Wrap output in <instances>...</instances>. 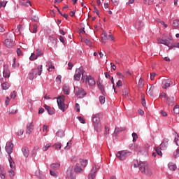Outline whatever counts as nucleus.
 I'll return each instance as SVG.
<instances>
[{
    "instance_id": "f257e3e1",
    "label": "nucleus",
    "mask_w": 179,
    "mask_h": 179,
    "mask_svg": "<svg viewBox=\"0 0 179 179\" xmlns=\"http://www.w3.org/2000/svg\"><path fill=\"white\" fill-rule=\"evenodd\" d=\"M139 170L141 171L142 174L150 177L153 176V170L150 167L149 164L146 162H140Z\"/></svg>"
},
{
    "instance_id": "f03ea898",
    "label": "nucleus",
    "mask_w": 179,
    "mask_h": 179,
    "mask_svg": "<svg viewBox=\"0 0 179 179\" xmlns=\"http://www.w3.org/2000/svg\"><path fill=\"white\" fill-rule=\"evenodd\" d=\"M43 72V65H40L36 69H33L29 74V78L30 80H33L34 79V76H36V75H38L40 76L41 75V73Z\"/></svg>"
},
{
    "instance_id": "7ed1b4c3",
    "label": "nucleus",
    "mask_w": 179,
    "mask_h": 179,
    "mask_svg": "<svg viewBox=\"0 0 179 179\" xmlns=\"http://www.w3.org/2000/svg\"><path fill=\"white\" fill-rule=\"evenodd\" d=\"M85 83L87 85H89V86H96V81H94V78H93L92 76H85L83 74V77H82V82H85Z\"/></svg>"
},
{
    "instance_id": "20e7f679",
    "label": "nucleus",
    "mask_w": 179,
    "mask_h": 179,
    "mask_svg": "<svg viewBox=\"0 0 179 179\" xmlns=\"http://www.w3.org/2000/svg\"><path fill=\"white\" fill-rule=\"evenodd\" d=\"M4 45L8 48H12L15 45V36L13 34L9 36V37L4 41Z\"/></svg>"
},
{
    "instance_id": "39448f33",
    "label": "nucleus",
    "mask_w": 179,
    "mask_h": 179,
    "mask_svg": "<svg viewBox=\"0 0 179 179\" xmlns=\"http://www.w3.org/2000/svg\"><path fill=\"white\" fill-rule=\"evenodd\" d=\"M57 103L59 110H61L64 113L65 111V96H58Z\"/></svg>"
},
{
    "instance_id": "423d86ee",
    "label": "nucleus",
    "mask_w": 179,
    "mask_h": 179,
    "mask_svg": "<svg viewBox=\"0 0 179 179\" xmlns=\"http://www.w3.org/2000/svg\"><path fill=\"white\" fill-rule=\"evenodd\" d=\"M74 92L78 99H83L86 96V92L83 88L75 87Z\"/></svg>"
},
{
    "instance_id": "0eeeda50",
    "label": "nucleus",
    "mask_w": 179,
    "mask_h": 179,
    "mask_svg": "<svg viewBox=\"0 0 179 179\" xmlns=\"http://www.w3.org/2000/svg\"><path fill=\"white\" fill-rule=\"evenodd\" d=\"M131 152L127 151V150H122L119 151L116 156L119 160H125L127 159V156H130Z\"/></svg>"
},
{
    "instance_id": "6e6552de",
    "label": "nucleus",
    "mask_w": 179,
    "mask_h": 179,
    "mask_svg": "<svg viewBox=\"0 0 179 179\" xmlns=\"http://www.w3.org/2000/svg\"><path fill=\"white\" fill-rule=\"evenodd\" d=\"M80 76H83V69L82 67H80L76 70L74 80H80Z\"/></svg>"
},
{
    "instance_id": "1a4fd4ad",
    "label": "nucleus",
    "mask_w": 179,
    "mask_h": 179,
    "mask_svg": "<svg viewBox=\"0 0 179 179\" xmlns=\"http://www.w3.org/2000/svg\"><path fill=\"white\" fill-rule=\"evenodd\" d=\"M99 166H93L92 171H90V173L88 175V179H94L96 178V173H97V171H99Z\"/></svg>"
},
{
    "instance_id": "9d476101",
    "label": "nucleus",
    "mask_w": 179,
    "mask_h": 179,
    "mask_svg": "<svg viewBox=\"0 0 179 179\" xmlns=\"http://www.w3.org/2000/svg\"><path fill=\"white\" fill-rule=\"evenodd\" d=\"M6 152L8 155H10L13 152V144L12 142L9 141L6 145Z\"/></svg>"
},
{
    "instance_id": "9b49d317",
    "label": "nucleus",
    "mask_w": 179,
    "mask_h": 179,
    "mask_svg": "<svg viewBox=\"0 0 179 179\" xmlns=\"http://www.w3.org/2000/svg\"><path fill=\"white\" fill-rule=\"evenodd\" d=\"M171 85H173V81L171 79L164 80L162 82V89H167V87H170Z\"/></svg>"
},
{
    "instance_id": "f8f14e48",
    "label": "nucleus",
    "mask_w": 179,
    "mask_h": 179,
    "mask_svg": "<svg viewBox=\"0 0 179 179\" xmlns=\"http://www.w3.org/2000/svg\"><path fill=\"white\" fill-rule=\"evenodd\" d=\"M34 129V124H33V122H31V123L27 125L26 134L27 135H30L31 132H33Z\"/></svg>"
},
{
    "instance_id": "ddd939ff",
    "label": "nucleus",
    "mask_w": 179,
    "mask_h": 179,
    "mask_svg": "<svg viewBox=\"0 0 179 179\" xmlns=\"http://www.w3.org/2000/svg\"><path fill=\"white\" fill-rule=\"evenodd\" d=\"M92 122L94 124H100V114H96L92 115Z\"/></svg>"
},
{
    "instance_id": "4468645a",
    "label": "nucleus",
    "mask_w": 179,
    "mask_h": 179,
    "mask_svg": "<svg viewBox=\"0 0 179 179\" xmlns=\"http://www.w3.org/2000/svg\"><path fill=\"white\" fill-rule=\"evenodd\" d=\"M3 76L6 79H9V77L10 76V71H9V69L6 66H4L3 69Z\"/></svg>"
},
{
    "instance_id": "2eb2a0df",
    "label": "nucleus",
    "mask_w": 179,
    "mask_h": 179,
    "mask_svg": "<svg viewBox=\"0 0 179 179\" xmlns=\"http://www.w3.org/2000/svg\"><path fill=\"white\" fill-rule=\"evenodd\" d=\"M66 174L70 178H73L75 177V173H73V167H69L67 169Z\"/></svg>"
},
{
    "instance_id": "dca6fc26",
    "label": "nucleus",
    "mask_w": 179,
    "mask_h": 179,
    "mask_svg": "<svg viewBox=\"0 0 179 179\" xmlns=\"http://www.w3.org/2000/svg\"><path fill=\"white\" fill-rule=\"evenodd\" d=\"M143 26V22H142L141 20L136 21L134 24L135 29H136V30H141Z\"/></svg>"
},
{
    "instance_id": "f3484780",
    "label": "nucleus",
    "mask_w": 179,
    "mask_h": 179,
    "mask_svg": "<svg viewBox=\"0 0 179 179\" xmlns=\"http://www.w3.org/2000/svg\"><path fill=\"white\" fill-rule=\"evenodd\" d=\"M57 38L54 37L50 36L48 38V43L52 45V47H56L57 46Z\"/></svg>"
},
{
    "instance_id": "a211bd4d",
    "label": "nucleus",
    "mask_w": 179,
    "mask_h": 179,
    "mask_svg": "<svg viewBox=\"0 0 179 179\" xmlns=\"http://www.w3.org/2000/svg\"><path fill=\"white\" fill-rule=\"evenodd\" d=\"M158 43L160 44H164V45H167V47H170V44H172L173 41L171 39H170V41H168L167 40L159 39L158 40Z\"/></svg>"
},
{
    "instance_id": "6ab92c4d",
    "label": "nucleus",
    "mask_w": 179,
    "mask_h": 179,
    "mask_svg": "<svg viewBox=\"0 0 179 179\" xmlns=\"http://www.w3.org/2000/svg\"><path fill=\"white\" fill-rule=\"evenodd\" d=\"M166 101L169 106H173L174 104V102L176 101V99H174V96H168V98L166 99Z\"/></svg>"
},
{
    "instance_id": "aec40b11",
    "label": "nucleus",
    "mask_w": 179,
    "mask_h": 179,
    "mask_svg": "<svg viewBox=\"0 0 179 179\" xmlns=\"http://www.w3.org/2000/svg\"><path fill=\"white\" fill-rule=\"evenodd\" d=\"M10 156V158L8 159V162L10 163V167L11 170H16V165L15 164V162H13V159H12V157Z\"/></svg>"
},
{
    "instance_id": "412c9836",
    "label": "nucleus",
    "mask_w": 179,
    "mask_h": 179,
    "mask_svg": "<svg viewBox=\"0 0 179 179\" xmlns=\"http://www.w3.org/2000/svg\"><path fill=\"white\" fill-rule=\"evenodd\" d=\"M169 146V140L167 138L164 139V141L160 144V148L164 149Z\"/></svg>"
},
{
    "instance_id": "4be33fe9",
    "label": "nucleus",
    "mask_w": 179,
    "mask_h": 179,
    "mask_svg": "<svg viewBox=\"0 0 179 179\" xmlns=\"http://www.w3.org/2000/svg\"><path fill=\"white\" fill-rule=\"evenodd\" d=\"M154 90H155V86L150 85V87H148V88H147V94H150V96H153Z\"/></svg>"
},
{
    "instance_id": "5701e85b",
    "label": "nucleus",
    "mask_w": 179,
    "mask_h": 179,
    "mask_svg": "<svg viewBox=\"0 0 179 179\" xmlns=\"http://www.w3.org/2000/svg\"><path fill=\"white\" fill-rule=\"evenodd\" d=\"M22 152L24 156V157H29V148L27 147H23L22 149Z\"/></svg>"
},
{
    "instance_id": "b1692460",
    "label": "nucleus",
    "mask_w": 179,
    "mask_h": 179,
    "mask_svg": "<svg viewBox=\"0 0 179 179\" xmlns=\"http://www.w3.org/2000/svg\"><path fill=\"white\" fill-rule=\"evenodd\" d=\"M168 167L170 170H171L172 171H176V170H177V165H176V164L173 163V162H170L168 164Z\"/></svg>"
},
{
    "instance_id": "393cba45",
    "label": "nucleus",
    "mask_w": 179,
    "mask_h": 179,
    "mask_svg": "<svg viewBox=\"0 0 179 179\" xmlns=\"http://www.w3.org/2000/svg\"><path fill=\"white\" fill-rule=\"evenodd\" d=\"M74 171L75 173H82L83 171V170L82 169V168L80 167V164H77L75 167H74Z\"/></svg>"
},
{
    "instance_id": "a878e982",
    "label": "nucleus",
    "mask_w": 179,
    "mask_h": 179,
    "mask_svg": "<svg viewBox=\"0 0 179 179\" xmlns=\"http://www.w3.org/2000/svg\"><path fill=\"white\" fill-rule=\"evenodd\" d=\"M61 166L60 163H55V164H52L50 165V167L52 170H58V169H59Z\"/></svg>"
},
{
    "instance_id": "bb28decb",
    "label": "nucleus",
    "mask_w": 179,
    "mask_h": 179,
    "mask_svg": "<svg viewBox=\"0 0 179 179\" xmlns=\"http://www.w3.org/2000/svg\"><path fill=\"white\" fill-rule=\"evenodd\" d=\"M94 127L96 132H101V124L100 123L94 124Z\"/></svg>"
},
{
    "instance_id": "cd10ccee",
    "label": "nucleus",
    "mask_w": 179,
    "mask_h": 179,
    "mask_svg": "<svg viewBox=\"0 0 179 179\" xmlns=\"http://www.w3.org/2000/svg\"><path fill=\"white\" fill-rule=\"evenodd\" d=\"M172 26L173 29H179V20H174Z\"/></svg>"
},
{
    "instance_id": "c85d7f7f",
    "label": "nucleus",
    "mask_w": 179,
    "mask_h": 179,
    "mask_svg": "<svg viewBox=\"0 0 179 179\" xmlns=\"http://www.w3.org/2000/svg\"><path fill=\"white\" fill-rule=\"evenodd\" d=\"M45 109L47 110L48 114H50V115H52L55 113L54 110L51 109V108H50V106L45 105L44 106Z\"/></svg>"
},
{
    "instance_id": "c756f323",
    "label": "nucleus",
    "mask_w": 179,
    "mask_h": 179,
    "mask_svg": "<svg viewBox=\"0 0 179 179\" xmlns=\"http://www.w3.org/2000/svg\"><path fill=\"white\" fill-rule=\"evenodd\" d=\"M0 178L1 179H6V172L3 169H0Z\"/></svg>"
},
{
    "instance_id": "7c9ffc66",
    "label": "nucleus",
    "mask_w": 179,
    "mask_h": 179,
    "mask_svg": "<svg viewBox=\"0 0 179 179\" xmlns=\"http://www.w3.org/2000/svg\"><path fill=\"white\" fill-rule=\"evenodd\" d=\"M36 58H38V57H41V55H43V54H44V52H43V50H40V49H36Z\"/></svg>"
},
{
    "instance_id": "2f4dec72",
    "label": "nucleus",
    "mask_w": 179,
    "mask_h": 179,
    "mask_svg": "<svg viewBox=\"0 0 179 179\" xmlns=\"http://www.w3.org/2000/svg\"><path fill=\"white\" fill-rule=\"evenodd\" d=\"M63 92L64 94H69V86L64 85L63 87Z\"/></svg>"
},
{
    "instance_id": "473e14b6",
    "label": "nucleus",
    "mask_w": 179,
    "mask_h": 179,
    "mask_svg": "<svg viewBox=\"0 0 179 179\" xmlns=\"http://www.w3.org/2000/svg\"><path fill=\"white\" fill-rule=\"evenodd\" d=\"M1 87L3 90H8V89H9V83H8V82L3 83L1 84Z\"/></svg>"
},
{
    "instance_id": "72a5a7b5",
    "label": "nucleus",
    "mask_w": 179,
    "mask_h": 179,
    "mask_svg": "<svg viewBox=\"0 0 179 179\" xmlns=\"http://www.w3.org/2000/svg\"><path fill=\"white\" fill-rule=\"evenodd\" d=\"M101 38L102 43H103V44H106V41L107 40V34L105 31H103V33L102 34Z\"/></svg>"
},
{
    "instance_id": "f704fd0d",
    "label": "nucleus",
    "mask_w": 179,
    "mask_h": 179,
    "mask_svg": "<svg viewBox=\"0 0 179 179\" xmlns=\"http://www.w3.org/2000/svg\"><path fill=\"white\" fill-rule=\"evenodd\" d=\"M129 90L127 88H124L122 90V94L124 96V97H125L127 99V97H128V93H129Z\"/></svg>"
},
{
    "instance_id": "c9c22d12",
    "label": "nucleus",
    "mask_w": 179,
    "mask_h": 179,
    "mask_svg": "<svg viewBox=\"0 0 179 179\" xmlns=\"http://www.w3.org/2000/svg\"><path fill=\"white\" fill-rule=\"evenodd\" d=\"M10 114H16L17 113V108L16 107L11 108L9 110Z\"/></svg>"
},
{
    "instance_id": "e433bc0d",
    "label": "nucleus",
    "mask_w": 179,
    "mask_h": 179,
    "mask_svg": "<svg viewBox=\"0 0 179 179\" xmlns=\"http://www.w3.org/2000/svg\"><path fill=\"white\" fill-rule=\"evenodd\" d=\"M53 148H55L56 150H58V149H61V148H62V145H61V143H57L53 145Z\"/></svg>"
},
{
    "instance_id": "4c0bfd02",
    "label": "nucleus",
    "mask_w": 179,
    "mask_h": 179,
    "mask_svg": "<svg viewBox=\"0 0 179 179\" xmlns=\"http://www.w3.org/2000/svg\"><path fill=\"white\" fill-rule=\"evenodd\" d=\"M80 162L81 163V166L83 167H86V166H87V160L80 159Z\"/></svg>"
},
{
    "instance_id": "58836bf2",
    "label": "nucleus",
    "mask_w": 179,
    "mask_h": 179,
    "mask_svg": "<svg viewBox=\"0 0 179 179\" xmlns=\"http://www.w3.org/2000/svg\"><path fill=\"white\" fill-rule=\"evenodd\" d=\"M155 151H156V152L157 153V155H158V156H163V153L162 152V150H160L159 148L156 147V148H155Z\"/></svg>"
},
{
    "instance_id": "ea45409f",
    "label": "nucleus",
    "mask_w": 179,
    "mask_h": 179,
    "mask_svg": "<svg viewBox=\"0 0 179 179\" xmlns=\"http://www.w3.org/2000/svg\"><path fill=\"white\" fill-rule=\"evenodd\" d=\"M83 43H85V44H87V45L90 46L92 45V42L90 41V40L86 38V39H82Z\"/></svg>"
},
{
    "instance_id": "a19ab883",
    "label": "nucleus",
    "mask_w": 179,
    "mask_h": 179,
    "mask_svg": "<svg viewBox=\"0 0 179 179\" xmlns=\"http://www.w3.org/2000/svg\"><path fill=\"white\" fill-rule=\"evenodd\" d=\"M8 174L10 178H13V177H15V170L11 169L10 171H8Z\"/></svg>"
},
{
    "instance_id": "79ce46f5",
    "label": "nucleus",
    "mask_w": 179,
    "mask_h": 179,
    "mask_svg": "<svg viewBox=\"0 0 179 179\" xmlns=\"http://www.w3.org/2000/svg\"><path fill=\"white\" fill-rule=\"evenodd\" d=\"M57 136H58L59 138H62V136H64V131L62 130H59L57 134H56Z\"/></svg>"
},
{
    "instance_id": "37998d69",
    "label": "nucleus",
    "mask_w": 179,
    "mask_h": 179,
    "mask_svg": "<svg viewBox=\"0 0 179 179\" xmlns=\"http://www.w3.org/2000/svg\"><path fill=\"white\" fill-rule=\"evenodd\" d=\"M50 148H51V143H48L46 145H45L43 148V152H47V150H48V149H50Z\"/></svg>"
},
{
    "instance_id": "c03bdc74",
    "label": "nucleus",
    "mask_w": 179,
    "mask_h": 179,
    "mask_svg": "<svg viewBox=\"0 0 179 179\" xmlns=\"http://www.w3.org/2000/svg\"><path fill=\"white\" fill-rule=\"evenodd\" d=\"M173 43L170 44L169 48H179V43H175L173 45H171Z\"/></svg>"
},
{
    "instance_id": "a18cd8bd",
    "label": "nucleus",
    "mask_w": 179,
    "mask_h": 179,
    "mask_svg": "<svg viewBox=\"0 0 179 179\" xmlns=\"http://www.w3.org/2000/svg\"><path fill=\"white\" fill-rule=\"evenodd\" d=\"M49 63H50V64L49 65V67H48V71L49 72H52V70H50V69H55V66L54 65H52V63H51V62H49Z\"/></svg>"
},
{
    "instance_id": "49530a36",
    "label": "nucleus",
    "mask_w": 179,
    "mask_h": 179,
    "mask_svg": "<svg viewBox=\"0 0 179 179\" xmlns=\"http://www.w3.org/2000/svg\"><path fill=\"white\" fill-rule=\"evenodd\" d=\"M99 101H100L101 104H104V103H106V97H104L103 96H100Z\"/></svg>"
},
{
    "instance_id": "de8ad7c7",
    "label": "nucleus",
    "mask_w": 179,
    "mask_h": 179,
    "mask_svg": "<svg viewBox=\"0 0 179 179\" xmlns=\"http://www.w3.org/2000/svg\"><path fill=\"white\" fill-rule=\"evenodd\" d=\"M173 113L174 114H178L179 113V106L178 105H176L173 108Z\"/></svg>"
},
{
    "instance_id": "09e8293b",
    "label": "nucleus",
    "mask_w": 179,
    "mask_h": 179,
    "mask_svg": "<svg viewBox=\"0 0 179 179\" xmlns=\"http://www.w3.org/2000/svg\"><path fill=\"white\" fill-rule=\"evenodd\" d=\"M125 127H120V128H115V132H122V131H125Z\"/></svg>"
},
{
    "instance_id": "8fccbe9b",
    "label": "nucleus",
    "mask_w": 179,
    "mask_h": 179,
    "mask_svg": "<svg viewBox=\"0 0 179 179\" xmlns=\"http://www.w3.org/2000/svg\"><path fill=\"white\" fill-rule=\"evenodd\" d=\"M138 86L139 87H142L143 86H144L143 79H142V78H141L138 80Z\"/></svg>"
},
{
    "instance_id": "3c124183",
    "label": "nucleus",
    "mask_w": 179,
    "mask_h": 179,
    "mask_svg": "<svg viewBox=\"0 0 179 179\" xmlns=\"http://www.w3.org/2000/svg\"><path fill=\"white\" fill-rule=\"evenodd\" d=\"M110 132V128H108V127H105V134L104 136H108V133Z\"/></svg>"
},
{
    "instance_id": "603ef678",
    "label": "nucleus",
    "mask_w": 179,
    "mask_h": 179,
    "mask_svg": "<svg viewBox=\"0 0 179 179\" xmlns=\"http://www.w3.org/2000/svg\"><path fill=\"white\" fill-rule=\"evenodd\" d=\"M98 87L102 93H104V86L103 85L98 83Z\"/></svg>"
},
{
    "instance_id": "864d4df0",
    "label": "nucleus",
    "mask_w": 179,
    "mask_h": 179,
    "mask_svg": "<svg viewBox=\"0 0 179 179\" xmlns=\"http://www.w3.org/2000/svg\"><path fill=\"white\" fill-rule=\"evenodd\" d=\"M50 176H52L53 177H57L58 173L53 171L52 170H50Z\"/></svg>"
},
{
    "instance_id": "5fc2aeb1",
    "label": "nucleus",
    "mask_w": 179,
    "mask_h": 179,
    "mask_svg": "<svg viewBox=\"0 0 179 179\" xmlns=\"http://www.w3.org/2000/svg\"><path fill=\"white\" fill-rule=\"evenodd\" d=\"M132 136H133V142H136V139H138V134H136V133H133Z\"/></svg>"
},
{
    "instance_id": "6e6d98bb",
    "label": "nucleus",
    "mask_w": 179,
    "mask_h": 179,
    "mask_svg": "<svg viewBox=\"0 0 179 179\" xmlns=\"http://www.w3.org/2000/svg\"><path fill=\"white\" fill-rule=\"evenodd\" d=\"M29 59L30 61H34V59H37V58H36V54L31 53Z\"/></svg>"
},
{
    "instance_id": "4d7b16f0",
    "label": "nucleus",
    "mask_w": 179,
    "mask_h": 179,
    "mask_svg": "<svg viewBox=\"0 0 179 179\" xmlns=\"http://www.w3.org/2000/svg\"><path fill=\"white\" fill-rule=\"evenodd\" d=\"M72 141H71L70 142L67 143L66 146L64 148V149L68 150V149H71V146H72Z\"/></svg>"
},
{
    "instance_id": "13d9d810",
    "label": "nucleus",
    "mask_w": 179,
    "mask_h": 179,
    "mask_svg": "<svg viewBox=\"0 0 179 179\" xmlns=\"http://www.w3.org/2000/svg\"><path fill=\"white\" fill-rule=\"evenodd\" d=\"M78 119L80 121V122H81V124H85V119L83 118V117L80 116L78 117Z\"/></svg>"
},
{
    "instance_id": "bf43d9fd",
    "label": "nucleus",
    "mask_w": 179,
    "mask_h": 179,
    "mask_svg": "<svg viewBox=\"0 0 179 179\" xmlns=\"http://www.w3.org/2000/svg\"><path fill=\"white\" fill-rule=\"evenodd\" d=\"M174 142L177 145V146H179V136H177V137H175Z\"/></svg>"
},
{
    "instance_id": "052dcab7",
    "label": "nucleus",
    "mask_w": 179,
    "mask_h": 179,
    "mask_svg": "<svg viewBox=\"0 0 179 179\" xmlns=\"http://www.w3.org/2000/svg\"><path fill=\"white\" fill-rule=\"evenodd\" d=\"M16 96H17V92L15 91H13V92H11L10 94L11 99H15Z\"/></svg>"
},
{
    "instance_id": "680f3d73",
    "label": "nucleus",
    "mask_w": 179,
    "mask_h": 179,
    "mask_svg": "<svg viewBox=\"0 0 179 179\" xmlns=\"http://www.w3.org/2000/svg\"><path fill=\"white\" fill-rule=\"evenodd\" d=\"M17 134L18 136H22V135H23V134H24V130L20 129L17 131Z\"/></svg>"
},
{
    "instance_id": "e2e57ef3",
    "label": "nucleus",
    "mask_w": 179,
    "mask_h": 179,
    "mask_svg": "<svg viewBox=\"0 0 179 179\" xmlns=\"http://www.w3.org/2000/svg\"><path fill=\"white\" fill-rule=\"evenodd\" d=\"M159 97H164V99H166L169 98V96H167V94L164 92H162V94H159Z\"/></svg>"
},
{
    "instance_id": "0e129e2a",
    "label": "nucleus",
    "mask_w": 179,
    "mask_h": 179,
    "mask_svg": "<svg viewBox=\"0 0 179 179\" xmlns=\"http://www.w3.org/2000/svg\"><path fill=\"white\" fill-rule=\"evenodd\" d=\"M116 85L117 86V87H120L122 86V80H119L117 82Z\"/></svg>"
},
{
    "instance_id": "69168bd1",
    "label": "nucleus",
    "mask_w": 179,
    "mask_h": 179,
    "mask_svg": "<svg viewBox=\"0 0 179 179\" xmlns=\"http://www.w3.org/2000/svg\"><path fill=\"white\" fill-rule=\"evenodd\" d=\"M3 31H5V27L2 24H0V33H3Z\"/></svg>"
},
{
    "instance_id": "338daca9",
    "label": "nucleus",
    "mask_w": 179,
    "mask_h": 179,
    "mask_svg": "<svg viewBox=\"0 0 179 179\" xmlns=\"http://www.w3.org/2000/svg\"><path fill=\"white\" fill-rule=\"evenodd\" d=\"M139 166H141V163L138 162V161H135L134 164V167L136 168L139 167Z\"/></svg>"
},
{
    "instance_id": "774afa93",
    "label": "nucleus",
    "mask_w": 179,
    "mask_h": 179,
    "mask_svg": "<svg viewBox=\"0 0 179 179\" xmlns=\"http://www.w3.org/2000/svg\"><path fill=\"white\" fill-rule=\"evenodd\" d=\"M32 33H37V25L36 24L34 25Z\"/></svg>"
}]
</instances>
